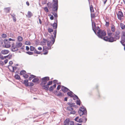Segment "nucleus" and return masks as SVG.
<instances>
[{"instance_id":"3c124183","label":"nucleus","mask_w":125,"mask_h":125,"mask_svg":"<svg viewBox=\"0 0 125 125\" xmlns=\"http://www.w3.org/2000/svg\"><path fill=\"white\" fill-rule=\"evenodd\" d=\"M122 35L121 37H125V31H123L122 32Z\"/></svg>"},{"instance_id":"864d4df0","label":"nucleus","mask_w":125,"mask_h":125,"mask_svg":"<svg viewBox=\"0 0 125 125\" xmlns=\"http://www.w3.org/2000/svg\"><path fill=\"white\" fill-rule=\"evenodd\" d=\"M44 10L47 12H48L49 10L48 9L47 7H46L44 8Z\"/></svg>"},{"instance_id":"f257e3e1","label":"nucleus","mask_w":125,"mask_h":125,"mask_svg":"<svg viewBox=\"0 0 125 125\" xmlns=\"http://www.w3.org/2000/svg\"><path fill=\"white\" fill-rule=\"evenodd\" d=\"M120 34V31H117L115 32L114 37L111 36L109 37L107 36H105L104 37L103 40L106 41L110 42H115L117 40L119 39L120 36L119 35Z\"/></svg>"},{"instance_id":"4c0bfd02","label":"nucleus","mask_w":125,"mask_h":125,"mask_svg":"<svg viewBox=\"0 0 125 125\" xmlns=\"http://www.w3.org/2000/svg\"><path fill=\"white\" fill-rule=\"evenodd\" d=\"M111 30L112 32H114L115 31V26L114 25H113L111 27Z\"/></svg>"},{"instance_id":"4d7b16f0","label":"nucleus","mask_w":125,"mask_h":125,"mask_svg":"<svg viewBox=\"0 0 125 125\" xmlns=\"http://www.w3.org/2000/svg\"><path fill=\"white\" fill-rule=\"evenodd\" d=\"M76 112L75 111H72L70 112V114H75Z\"/></svg>"},{"instance_id":"f8f14e48","label":"nucleus","mask_w":125,"mask_h":125,"mask_svg":"<svg viewBox=\"0 0 125 125\" xmlns=\"http://www.w3.org/2000/svg\"><path fill=\"white\" fill-rule=\"evenodd\" d=\"M9 51L8 50H4L1 51V53L3 54H6L9 53Z\"/></svg>"},{"instance_id":"4468645a","label":"nucleus","mask_w":125,"mask_h":125,"mask_svg":"<svg viewBox=\"0 0 125 125\" xmlns=\"http://www.w3.org/2000/svg\"><path fill=\"white\" fill-rule=\"evenodd\" d=\"M51 26H52L54 29L56 30L57 27V23L54 22V23L52 24H51Z\"/></svg>"},{"instance_id":"a211bd4d","label":"nucleus","mask_w":125,"mask_h":125,"mask_svg":"<svg viewBox=\"0 0 125 125\" xmlns=\"http://www.w3.org/2000/svg\"><path fill=\"white\" fill-rule=\"evenodd\" d=\"M67 104H68L70 107H74L75 106V103H70V102H68L67 103Z\"/></svg>"},{"instance_id":"1a4fd4ad","label":"nucleus","mask_w":125,"mask_h":125,"mask_svg":"<svg viewBox=\"0 0 125 125\" xmlns=\"http://www.w3.org/2000/svg\"><path fill=\"white\" fill-rule=\"evenodd\" d=\"M8 68L10 70V71L12 72H14V68H15V70H16L17 67H16L14 66L13 67L11 65H9L8 66Z\"/></svg>"},{"instance_id":"79ce46f5","label":"nucleus","mask_w":125,"mask_h":125,"mask_svg":"<svg viewBox=\"0 0 125 125\" xmlns=\"http://www.w3.org/2000/svg\"><path fill=\"white\" fill-rule=\"evenodd\" d=\"M47 5L48 7L49 8H52V4L49 3V2L47 4Z\"/></svg>"},{"instance_id":"8fccbe9b","label":"nucleus","mask_w":125,"mask_h":125,"mask_svg":"<svg viewBox=\"0 0 125 125\" xmlns=\"http://www.w3.org/2000/svg\"><path fill=\"white\" fill-rule=\"evenodd\" d=\"M121 41L122 42H124L125 41V37H121Z\"/></svg>"},{"instance_id":"37998d69","label":"nucleus","mask_w":125,"mask_h":125,"mask_svg":"<svg viewBox=\"0 0 125 125\" xmlns=\"http://www.w3.org/2000/svg\"><path fill=\"white\" fill-rule=\"evenodd\" d=\"M41 52H38L36 49H35L34 51V52L37 54H40L41 53Z\"/></svg>"},{"instance_id":"a878e982","label":"nucleus","mask_w":125,"mask_h":125,"mask_svg":"<svg viewBox=\"0 0 125 125\" xmlns=\"http://www.w3.org/2000/svg\"><path fill=\"white\" fill-rule=\"evenodd\" d=\"M4 10H5L6 12V13H7L9 12L10 10V7H9L8 8H5L4 9Z\"/></svg>"},{"instance_id":"412c9836","label":"nucleus","mask_w":125,"mask_h":125,"mask_svg":"<svg viewBox=\"0 0 125 125\" xmlns=\"http://www.w3.org/2000/svg\"><path fill=\"white\" fill-rule=\"evenodd\" d=\"M120 26L122 30H124L125 28V25L123 23H120Z\"/></svg>"},{"instance_id":"0eeeda50","label":"nucleus","mask_w":125,"mask_h":125,"mask_svg":"<svg viewBox=\"0 0 125 125\" xmlns=\"http://www.w3.org/2000/svg\"><path fill=\"white\" fill-rule=\"evenodd\" d=\"M57 33V30H55L54 32L53 33V34L54 35V36H53L52 35L51 36V37H52V44H53L55 42V39L56 37V35Z\"/></svg>"},{"instance_id":"6e6d98bb","label":"nucleus","mask_w":125,"mask_h":125,"mask_svg":"<svg viewBox=\"0 0 125 125\" xmlns=\"http://www.w3.org/2000/svg\"><path fill=\"white\" fill-rule=\"evenodd\" d=\"M47 1H46V0H43L42 2V3L43 4H46V2Z\"/></svg>"},{"instance_id":"393cba45","label":"nucleus","mask_w":125,"mask_h":125,"mask_svg":"<svg viewBox=\"0 0 125 125\" xmlns=\"http://www.w3.org/2000/svg\"><path fill=\"white\" fill-rule=\"evenodd\" d=\"M27 15L29 18H30L33 16L32 13L30 11H29Z\"/></svg>"},{"instance_id":"09e8293b","label":"nucleus","mask_w":125,"mask_h":125,"mask_svg":"<svg viewBox=\"0 0 125 125\" xmlns=\"http://www.w3.org/2000/svg\"><path fill=\"white\" fill-rule=\"evenodd\" d=\"M95 17V13H91V18H94Z\"/></svg>"},{"instance_id":"20e7f679","label":"nucleus","mask_w":125,"mask_h":125,"mask_svg":"<svg viewBox=\"0 0 125 125\" xmlns=\"http://www.w3.org/2000/svg\"><path fill=\"white\" fill-rule=\"evenodd\" d=\"M52 1L54 3L53 4V8L52 9V10L57 11L58 8V0H52Z\"/></svg>"},{"instance_id":"7ed1b4c3","label":"nucleus","mask_w":125,"mask_h":125,"mask_svg":"<svg viewBox=\"0 0 125 125\" xmlns=\"http://www.w3.org/2000/svg\"><path fill=\"white\" fill-rule=\"evenodd\" d=\"M78 113L81 116L83 115H86V116H87V111L86 109L83 105L80 108Z\"/></svg>"},{"instance_id":"c85d7f7f","label":"nucleus","mask_w":125,"mask_h":125,"mask_svg":"<svg viewBox=\"0 0 125 125\" xmlns=\"http://www.w3.org/2000/svg\"><path fill=\"white\" fill-rule=\"evenodd\" d=\"M74 122L73 121H70V120H69L68 125H74Z\"/></svg>"},{"instance_id":"bf43d9fd","label":"nucleus","mask_w":125,"mask_h":125,"mask_svg":"<svg viewBox=\"0 0 125 125\" xmlns=\"http://www.w3.org/2000/svg\"><path fill=\"white\" fill-rule=\"evenodd\" d=\"M0 59L2 60H4V57H3V56L1 54H0Z\"/></svg>"},{"instance_id":"9d476101","label":"nucleus","mask_w":125,"mask_h":125,"mask_svg":"<svg viewBox=\"0 0 125 125\" xmlns=\"http://www.w3.org/2000/svg\"><path fill=\"white\" fill-rule=\"evenodd\" d=\"M61 90L64 93H65L70 90L67 87L63 86H62Z\"/></svg>"},{"instance_id":"a18cd8bd","label":"nucleus","mask_w":125,"mask_h":125,"mask_svg":"<svg viewBox=\"0 0 125 125\" xmlns=\"http://www.w3.org/2000/svg\"><path fill=\"white\" fill-rule=\"evenodd\" d=\"M7 35L6 34H3L1 35V37L2 38H5L7 37Z\"/></svg>"},{"instance_id":"5701e85b","label":"nucleus","mask_w":125,"mask_h":125,"mask_svg":"<svg viewBox=\"0 0 125 125\" xmlns=\"http://www.w3.org/2000/svg\"><path fill=\"white\" fill-rule=\"evenodd\" d=\"M69 118L66 119L64 121V125H68L69 121Z\"/></svg>"},{"instance_id":"7c9ffc66","label":"nucleus","mask_w":125,"mask_h":125,"mask_svg":"<svg viewBox=\"0 0 125 125\" xmlns=\"http://www.w3.org/2000/svg\"><path fill=\"white\" fill-rule=\"evenodd\" d=\"M78 100H76V104L79 105H80L81 103L80 100L79 99H77Z\"/></svg>"},{"instance_id":"4be33fe9","label":"nucleus","mask_w":125,"mask_h":125,"mask_svg":"<svg viewBox=\"0 0 125 125\" xmlns=\"http://www.w3.org/2000/svg\"><path fill=\"white\" fill-rule=\"evenodd\" d=\"M52 43V41H48L47 42V45L48 47H51L53 44Z\"/></svg>"},{"instance_id":"ddd939ff","label":"nucleus","mask_w":125,"mask_h":125,"mask_svg":"<svg viewBox=\"0 0 125 125\" xmlns=\"http://www.w3.org/2000/svg\"><path fill=\"white\" fill-rule=\"evenodd\" d=\"M69 92L67 93V95L70 97H73V94H74L72 91L70 90Z\"/></svg>"},{"instance_id":"39448f33","label":"nucleus","mask_w":125,"mask_h":125,"mask_svg":"<svg viewBox=\"0 0 125 125\" xmlns=\"http://www.w3.org/2000/svg\"><path fill=\"white\" fill-rule=\"evenodd\" d=\"M50 80L49 77L48 76H46L43 77L41 79L42 82L40 83L41 85H45L48 81Z\"/></svg>"},{"instance_id":"bb28decb","label":"nucleus","mask_w":125,"mask_h":125,"mask_svg":"<svg viewBox=\"0 0 125 125\" xmlns=\"http://www.w3.org/2000/svg\"><path fill=\"white\" fill-rule=\"evenodd\" d=\"M14 78L15 79L17 80L21 79L20 76L18 74H16L14 76Z\"/></svg>"},{"instance_id":"69168bd1","label":"nucleus","mask_w":125,"mask_h":125,"mask_svg":"<svg viewBox=\"0 0 125 125\" xmlns=\"http://www.w3.org/2000/svg\"><path fill=\"white\" fill-rule=\"evenodd\" d=\"M50 19L51 20H52L54 19V17L53 15H51V16L50 17Z\"/></svg>"},{"instance_id":"72a5a7b5","label":"nucleus","mask_w":125,"mask_h":125,"mask_svg":"<svg viewBox=\"0 0 125 125\" xmlns=\"http://www.w3.org/2000/svg\"><path fill=\"white\" fill-rule=\"evenodd\" d=\"M90 10L91 12H94L93 8V7L92 5H91L90 6Z\"/></svg>"},{"instance_id":"dca6fc26","label":"nucleus","mask_w":125,"mask_h":125,"mask_svg":"<svg viewBox=\"0 0 125 125\" xmlns=\"http://www.w3.org/2000/svg\"><path fill=\"white\" fill-rule=\"evenodd\" d=\"M22 44L21 42L18 43V42H17L15 46L18 48L21 47L22 46Z\"/></svg>"},{"instance_id":"052dcab7","label":"nucleus","mask_w":125,"mask_h":125,"mask_svg":"<svg viewBox=\"0 0 125 125\" xmlns=\"http://www.w3.org/2000/svg\"><path fill=\"white\" fill-rule=\"evenodd\" d=\"M86 117L84 116H82L83 118H84L85 119V122H84V123H85L87 121V118L86 117Z\"/></svg>"},{"instance_id":"de8ad7c7","label":"nucleus","mask_w":125,"mask_h":125,"mask_svg":"<svg viewBox=\"0 0 125 125\" xmlns=\"http://www.w3.org/2000/svg\"><path fill=\"white\" fill-rule=\"evenodd\" d=\"M25 44L28 45H30L31 44V42L29 41H26L25 42Z\"/></svg>"},{"instance_id":"473e14b6","label":"nucleus","mask_w":125,"mask_h":125,"mask_svg":"<svg viewBox=\"0 0 125 125\" xmlns=\"http://www.w3.org/2000/svg\"><path fill=\"white\" fill-rule=\"evenodd\" d=\"M66 109L69 111H72L73 110V108L71 107H70V106H68L67 107Z\"/></svg>"},{"instance_id":"58836bf2","label":"nucleus","mask_w":125,"mask_h":125,"mask_svg":"<svg viewBox=\"0 0 125 125\" xmlns=\"http://www.w3.org/2000/svg\"><path fill=\"white\" fill-rule=\"evenodd\" d=\"M54 88L52 86H51L49 88V90L50 92H52L54 89Z\"/></svg>"},{"instance_id":"0e129e2a","label":"nucleus","mask_w":125,"mask_h":125,"mask_svg":"<svg viewBox=\"0 0 125 125\" xmlns=\"http://www.w3.org/2000/svg\"><path fill=\"white\" fill-rule=\"evenodd\" d=\"M8 55H9V59H11V57H12V55L11 54L10 55V54H9Z\"/></svg>"},{"instance_id":"2f4dec72","label":"nucleus","mask_w":125,"mask_h":125,"mask_svg":"<svg viewBox=\"0 0 125 125\" xmlns=\"http://www.w3.org/2000/svg\"><path fill=\"white\" fill-rule=\"evenodd\" d=\"M55 11L56 12H57L56 13L55 12H52L51 13L53 15L55 18V17L57 18L58 15H57V11Z\"/></svg>"},{"instance_id":"5fc2aeb1","label":"nucleus","mask_w":125,"mask_h":125,"mask_svg":"<svg viewBox=\"0 0 125 125\" xmlns=\"http://www.w3.org/2000/svg\"><path fill=\"white\" fill-rule=\"evenodd\" d=\"M120 42L122 45L124 46L125 47V41L124 42H122V41H120Z\"/></svg>"},{"instance_id":"c756f323","label":"nucleus","mask_w":125,"mask_h":125,"mask_svg":"<svg viewBox=\"0 0 125 125\" xmlns=\"http://www.w3.org/2000/svg\"><path fill=\"white\" fill-rule=\"evenodd\" d=\"M73 97V99L74 100H75L76 99H79V98L78 96L75 95V94H73V97Z\"/></svg>"},{"instance_id":"774afa93","label":"nucleus","mask_w":125,"mask_h":125,"mask_svg":"<svg viewBox=\"0 0 125 125\" xmlns=\"http://www.w3.org/2000/svg\"><path fill=\"white\" fill-rule=\"evenodd\" d=\"M12 18H13V21H14V22H16V18L15 17V16L13 17Z\"/></svg>"},{"instance_id":"e2e57ef3","label":"nucleus","mask_w":125,"mask_h":125,"mask_svg":"<svg viewBox=\"0 0 125 125\" xmlns=\"http://www.w3.org/2000/svg\"><path fill=\"white\" fill-rule=\"evenodd\" d=\"M9 41H15V39H12L11 38H10L9 39Z\"/></svg>"},{"instance_id":"b1692460","label":"nucleus","mask_w":125,"mask_h":125,"mask_svg":"<svg viewBox=\"0 0 125 125\" xmlns=\"http://www.w3.org/2000/svg\"><path fill=\"white\" fill-rule=\"evenodd\" d=\"M36 76L32 74H31L30 75V76L29 78V80H31L33 78L36 77Z\"/></svg>"},{"instance_id":"e433bc0d","label":"nucleus","mask_w":125,"mask_h":125,"mask_svg":"<svg viewBox=\"0 0 125 125\" xmlns=\"http://www.w3.org/2000/svg\"><path fill=\"white\" fill-rule=\"evenodd\" d=\"M26 73V72L24 70H23L21 71L20 72V74L21 75H22L23 74H24Z\"/></svg>"},{"instance_id":"49530a36","label":"nucleus","mask_w":125,"mask_h":125,"mask_svg":"<svg viewBox=\"0 0 125 125\" xmlns=\"http://www.w3.org/2000/svg\"><path fill=\"white\" fill-rule=\"evenodd\" d=\"M26 53L29 55H32L33 54V52L30 51L26 52Z\"/></svg>"},{"instance_id":"603ef678","label":"nucleus","mask_w":125,"mask_h":125,"mask_svg":"<svg viewBox=\"0 0 125 125\" xmlns=\"http://www.w3.org/2000/svg\"><path fill=\"white\" fill-rule=\"evenodd\" d=\"M53 82L52 81H49L48 83H47V84L49 85H51L52 84Z\"/></svg>"},{"instance_id":"6e6552de","label":"nucleus","mask_w":125,"mask_h":125,"mask_svg":"<svg viewBox=\"0 0 125 125\" xmlns=\"http://www.w3.org/2000/svg\"><path fill=\"white\" fill-rule=\"evenodd\" d=\"M118 19L121 20H122L121 17H123V15L122 11H119L118 13L117 14Z\"/></svg>"},{"instance_id":"9b49d317","label":"nucleus","mask_w":125,"mask_h":125,"mask_svg":"<svg viewBox=\"0 0 125 125\" xmlns=\"http://www.w3.org/2000/svg\"><path fill=\"white\" fill-rule=\"evenodd\" d=\"M41 86L43 90H48L49 87V85L47 84L46 85H41Z\"/></svg>"},{"instance_id":"ea45409f","label":"nucleus","mask_w":125,"mask_h":125,"mask_svg":"<svg viewBox=\"0 0 125 125\" xmlns=\"http://www.w3.org/2000/svg\"><path fill=\"white\" fill-rule=\"evenodd\" d=\"M77 122L79 123H82L83 122V119L82 118H80L78 121H77Z\"/></svg>"},{"instance_id":"f704fd0d","label":"nucleus","mask_w":125,"mask_h":125,"mask_svg":"<svg viewBox=\"0 0 125 125\" xmlns=\"http://www.w3.org/2000/svg\"><path fill=\"white\" fill-rule=\"evenodd\" d=\"M48 30V32L49 33H51V32H53V29L51 28H49Z\"/></svg>"},{"instance_id":"f3484780","label":"nucleus","mask_w":125,"mask_h":125,"mask_svg":"<svg viewBox=\"0 0 125 125\" xmlns=\"http://www.w3.org/2000/svg\"><path fill=\"white\" fill-rule=\"evenodd\" d=\"M23 83L25 84V85L26 87H28L29 86L28 82V80L26 79L24 81V82Z\"/></svg>"},{"instance_id":"423d86ee","label":"nucleus","mask_w":125,"mask_h":125,"mask_svg":"<svg viewBox=\"0 0 125 125\" xmlns=\"http://www.w3.org/2000/svg\"><path fill=\"white\" fill-rule=\"evenodd\" d=\"M4 45H3V46L4 48H9L11 46L10 44V42L8 41L7 39H5L4 41Z\"/></svg>"},{"instance_id":"338daca9","label":"nucleus","mask_w":125,"mask_h":125,"mask_svg":"<svg viewBox=\"0 0 125 125\" xmlns=\"http://www.w3.org/2000/svg\"><path fill=\"white\" fill-rule=\"evenodd\" d=\"M0 64L2 66H3V65L4 64V62H2L1 61H0Z\"/></svg>"},{"instance_id":"c9c22d12","label":"nucleus","mask_w":125,"mask_h":125,"mask_svg":"<svg viewBox=\"0 0 125 125\" xmlns=\"http://www.w3.org/2000/svg\"><path fill=\"white\" fill-rule=\"evenodd\" d=\"M35 48L34 47L31 46L30 47V50L31 51H35Z\"/></svg>"},{"instance_id":"aec40b11","label":"nucleus","mask_w":125,"mask_h":125,"mask_svg":"<svg viewBox=\"0 0 125 125\" xmlns=\"http://www.w3.org/2000/svg\"><path fill=\"white\" fill-rule=\"evenodd\" d=\"M39 79L37 78H34L32 80V82L34 83H36L39 81Z\"/></svg>"},{"instance_id":"6ab92c4d","label":"nucleus","mask_w":125,"mask_h":125,"mask_svg":"<svg viewBox=\"0 0 125 125\" xmlns=\"http://www.w3.org/2000/svg\"><path fill=\"white\" fill-rule=\"evenodd\" d=\"M48 41L47 39L43 38L42 39V41L41 42V43H43V45H44L46 44V42H47Z\"/></svg>"},{"instance_id":"680f3d73","label":"nucleus","mask_w":125,"mask_h":125,"mask_svg":"<svg viewBox=\"0 0 125 125\" xmlns=\"http://www.w3.org/2000/svg\"><path fill=\"white\" fill-rule=\"evenodd\" d=\"M29 83L30 84V85H29V86H30L31 87L33 86L34 85V84L32 82H30Z\"/></svg>"},{"instance_id":"2eb2a0df","label":"nucleus","mask_w":125,"mask_h":125,"mask_svg":"<svg viewBox=\"0 0 125 125\" xmlns=\"http://www.w3.org/2000/svg\"><path fill=\"white\" fill-rule=\"evenodd\" d=\"M11 51L13 52H15L19 50V49L16 46L15 47L11 48Z\"/></svg>"},{"instance_id":"cd10ccee","label":"nucleus","mask_w":125,"mask_h":125,"mask_svg":"<svg viewBox=\"0 0 125 125\" xmlns=\"http://www.w3.org/2000/svg\"><path fill=\"white\" fill-rule=\"evenodd\" d=\"M18 41L19 42H21L23 40L21 36H18L17 37Z\"/></svg>"},{"instance_id":"c03bdc74","label":"nucleus","mask_w":125,"mask_h":125,"mask_svg":"<svg viewBox=\"0 0 125 125\" xmlns=\"http://www.w3.org/2000/svg\"><path fill=\"white\" fill-rule=\"evenodd\" d=\"M23 76L25 78H27L29 77V76L28 74H25L23 75Z\"/></svg>"},{"instance_id":"13d9d810","label":"nucleus","mask_w":125,"mask_h":125,"mask_svg":"<svg viewBox=\"0 0 125 125\" xmlns=\"http://www.w3.org/2000/svg\"><path fill=\"white\" fill-rule=\"evenodd\" d=\"M61 85H59L57 86L56 89L57 90H59L61 88Z\"/></svg>"},{"instance_id":"f03ea898","label":"nucleus","mask_w":125,"mask_h":125,"mask_svg":"<svg viewBox=\"0 0 125 125\" xmlns=\"http://www.w3.org/2000/svg\"><path fill=\"white\" fill-rule=\"evenodd\" d=\"M92 29L95 34L97 35L99 38L103 39L104 37V36H105L106 35V32L104 30L102 31L101 30H99L97 33L96 26L94 22V23L92 22Z\"/></svg>"},{"instance_id":"a19ab883","label":"nucleus","mask_w":125,"mask_h":125,"mask_svg":"<svg viewBox=\"0 0 125 125\" xmlns=\"http://www.w3.org/2000/svg\"><path fill=\"white\" fill-rule=\"evenodd\" d=\"M59 93L58 94H57L56 95L58 96H62V94L61 92L60 91H58Z\"/></svg>"}]
</instances>
